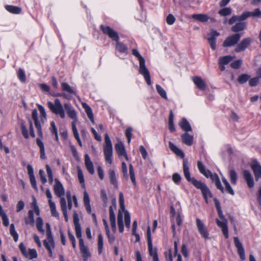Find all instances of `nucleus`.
Wrapping results in <instances>:
<instances>
[{"label":"nucleus","mask_w":261,"mask_h":261,"mask_svg":"<svg viewBox=\"0 0 261 261\" xmlns=\"http://www.w3.org/2000/svg\"><path fill=\"white\" fill-rule=\"evenodd\" d=\"M169 147L171 151H172L176 155L184 159L185 154L184 152L176 146H175L172 142H169Z\"/></svg>","instance_id":"27"},{"label":"nucleus","mask_w":261,"mask_h":261,"mask_svg":"<svg viewBox=\"0 0 261 261\" xmlns=\"http://www.w3.org/2000/svg\"><path fill=\"white\" fill-rule=\"evenodd\" d=\"M129 174L130 176V180L133 183V184L136 186L137 185L136 178H135V174L134 172V169L132 165V164H129Z\"/></svg>","instance_id":"46"},{"label":"nucleus","mask_w":261,"mask_h":261,"mask_svg":"<svg viewBox=\"0 0 261 261\" xmlns=\"http://www.w3.org/2000/svg\"><path fill=\"white\" fill-rule=\"evenodd\" d=\"M82 107L84 109L85 112L86 113L88 117L90 120L91 122L93 124L95 123L94 116L93 114L92 110L90 107L86 103H82Z\"/></svg>","instance_id":"28"},{"label":"nucleus","mask_w":261,"mask_h":261,"mask_svg":"<svg viewBox=\"0 0 261 261\" xmlns=\"http://www.w3.org/2000/svg\"><path fill=\"white\" fill-rule=\"evenodd\" d=\"M250 166L253 171L255 178H259L261 176V165L257 160H254L252 161Z\"/></svg>","instance_id":"21"},{"label":"nucleus","mask_w":261,"mask_h":261,"mask_svg":"<svg viewBox=\"0 0 261 261\" xmlns=\"http://www.w3.org/2000/svg\"><path fill=\"white\" fill-rule=\"evenodd\" d=\"M259 83V77H254L249 80V85L251 87L257 85Z\"/></svg>","instance_id":"60"},{"label":"nucleus","mask_w":261,"mask_h":261,"mask_svg":"<svg viewBox=\"0 0 261 261\" xmlns=\"http://www.w3.org/2000/svg\"><path fill=\"white\" fill-rule=\"evenodd\" d=\"M250 17V12L245 11L241 15L238 16L239 21H242L245 20L248 17Z\"/></svg>","instance_id":"64"},{"label":"nucleus","mask_w":261,"mask_h":261,"mask_svg":"<svg viewBox=\"0 0 261 261\" xmlns=\"http://www.w3.org/2000/svg\"><path fill=\"white\" fill-rule=\"evenodd\" d=\"M115 209L113 206H110L109 207V217L111 226L112 227V231L114 233L116 231V217L114 213Z\"/></svg>","instance_id":"23"},{"label":"nucleus","mask_w":261,"mask_h":261,"mask_svg":"<svg viewBox=\"0 0 261 261\" xmlns=\"http://www.w3.org/2000/svg\"><path fill=\"white\" fill-rule=\"evenodd\" d=\"M100 198L102 199L103 202V206L107 207V203H108V198L105 189H101L100 191Z\"/></svg>","instance_id":"52"},{"label":"nucleus","mask_w":261,"mask_h":261,"mask_svg":"<svg viewBox=\"0 0 261 261\" xmlns=\"http://www.w3.org/2000/svg\"><path fill=\"white\" fill-rule=\"evenodd\" d=\"M180 127L186 132L192 130V128L189 122L186 118H182L179 123Z\"/></svg>","instance_id":"36"},{"label":"nucleus","mask_w":261,"mask_h":261,"mask_svg":"<svg viewBox=\"0 0 261 261\" xmlns=\"http://www.w3.org/2000/svg\"><path fill=\"white\" fill-rule=\"evenodd\" d=\"M147 238L148 252L150 256L153 258V261H159L157 248L156 247H153L150 226H148L147 228Z\"/></svg>","instance_id":"8"},{"label":"nucleus","mask_w":261,"mask_h":261,"mask_svg":"<svg viewBox=\"0 0 261 261\" xmlns=\"http://www.w3.org/2000/svg\"><path fill=\"white\" fill-rule=\"evenodd\" d=\"M196 225L198 231L201 236L205 240L209 239L210 234L208 231L207 230L205 225L199 218H197L196 219Z\"/></svg>","instance_id":"11"},{"label":"nucleus","mask_w":261,"mask_h":261,"mask_svg":"<svg viewBox=\"0 0 261 261\" xmlns=\"http://www.w3.org/2000/svg\"><path fill=\"white\" fill-rule=\"evenodd\" d=\"M242 61L241 60L234 61L230 64V66L233 69H238L242 65Z\"/></svg>","instance_id":"63"},{"label":"nucleus","mask_w":261,"mask_h":261,"mask_svg":"<svg viewBox=\"0 0 261 261\" xmlns=\"http://www.w3.org/2000/svg\"><path fill=\"white\" fill-rule=\"evenodd\" d=\"M115 148L119 158L123 156L126 161H128V157L126 153L125 147L122 142L119 141L115 145Z\"/></svg>","instance_id":"15"},{"label":"nucleus","mask_w":261,"mask_h":261,"mask_svg":"<svg viewBox=\"0 0 261 261\" xmlns=\"http://www.w3.org/2000/svg\"><path fill=\"white\" fill-rule=\"evenodd\" d=\"M6 9L13 14H20L21 12L20 8L14 6L7 5L6 6Z\"/></svg>","instance_id":"41"},{"label":"nucleus","mask_w":261,"mask_h":261,"mask_svg":"<svg viewBox=\"0 0 261 261\" xmlns=\"http://www.w3.org/2000/svg\"><path fill=\"white\" fill-rule=\"evenodd\" d=\"M49 206L50 209L51 215L56 218H59V214L56 210L55 203L54 202H50Z\"/></svg>","instance_id":"50"},{"label":"nucleus","mask_w":261,"mask_h":261,"mask_svg":"<svg viewBox=\"0 0 261 261\" xmlns=\"http://www.w3.org/2000/svg\"><path fill=\"white\" fill-rule=\"evenodd\" d=\"M216 221L217 225L221 228L222 231L225 238L228 239L229 235L227 219H222V221H220L219 219H217Z\"/></svg>","instance_id":"20"},{"label":"nucleus","mask_w":261,"mask_h":261,"mask_svg":"<svg viewBox=\"0 0 261 261\" xmlns=\"http://www.w3.org/2000/svg\"><path fill=\"white\" fill-rule=\"evenodd\" d=\"M193 81L199 89L201 90H204L205 89V84L201 77L198 76L193 77Z\"/></svg>","instance_id":"32"},{"label":"nucleus","mask_w":261,"mask_h":261,"mask_svg":"<svg viewBox=\"0 0 261 261\" xmlns=\"http://www.w3.org/2000/svg\"><path fill=\"white\" fill-rule=\"evenodd\" d=\"M175 18L172 14H169L166 18V22L168 24L172 25L175 21Z\"/></svg>","instance_id":"62"},{"label":"nucleus","mask_w":261,"mask_h":261,"mask_svg":"<svg viewBox=\"0 0 261 261\" xmlns=\"http://www.w3.org/2000/svg\"><path fill=\"white\" fill-rule=\"evenodd\" d=\"M246 23L244 22H239L237 23L235 25H233L231 30L234 33L244 30L246 28Z\"/></svg>","instance_id":"33"},{"label":"nucleus","mask_w":261,"mask_h":261,"mask_svg":"<svg viewBox=\"0 0 261 261\" xmlns=\"http://www.w3.org/2000/svg\"><path fill=\"white\" fill-rule=\"evenodd\" d=\"M43 245L48 252L50 257L53 256V249L55 248V245L54 239H45L43 241Z\"/></svg>","instance_id":"25"},{"label":"nucleus","mask_w":261,"mask_h":261,"mask_svg":"<svg viewBox=\"0 0 261 261\" xmlns=\"http://www.w3.org/2000/svg\"><path fill=\"white\" fill-rule=\"evenodd\" d=\"M109 177L110 183L115 187H117V180L116 177L115 172L114 170L110 169L109 170Z\"/></svg>","instance_id":"37"},{"label":"nucleus","mask_w":261,"mask_h":261,"mask_svg":"<svg viewBox=\"0 0 261 261\" xmlns=\"http://www.w3.org/2000/svg\"><path fill=\"white\" fill-rule=\"evenodd\" d=\"M35 127L37 129L38 134L39 138H37L36 139V143L40 148V158L43 160L46 159V157L45 153V148L44 143L42 141L43 138V133L42 131L41 125L40 121L34 122Z\"/></svg>","instance_id":"7"},{"label":"nucleus","mask_w":261,"mask_h":261,"mask_svg":"<svg viewBox=\"0 0 261 261\" xmlns=\"http://www.w3.org/2000/svg\"><path fill=\"white\" fill-rule=\"evenodd\" d=\"M61 88L63 91L67 92L72 95H76V92L72 89V88L67 83L63 82L61 84Z\"/></svg>","instance_id":"34"},{"label":"nucleus","mask_w":261,"mask_h":261,"mask_svg":"<svg viewBox=\"0 0 261 261\" xmlns=\"http://www.w3.org/2000/svg\"><path fill=\"white\" fill-rule=\"evenodd\" d=\"M36 228L38 231L42 233H44L45 232L44 229L43 228V220L40 217H38L36 218Z\"/></svg>","instance_id":"40"},{"label":"nucleus","mask_w":261,"mask_h":261,"mask_svg":"<svg viewBox=\"0 0 261 261\" xmlns=\"http://www.w3.org/2000/svg\"><path fill=\"white\" fill-rule=\"evenodd\" d=\"M85 163L86 167L88 172L92 175L94 173V168L93 164L90 160L88 154L85 155Z\"/></svg>","instance_id":"26"},{"label":"nucleus","mask_w":261,"mask_h":261,"mask_svg":"<svg viewBox=\"0 0 261 261\" xmlns=\"http://www.w3.org/2000/svg\"><path fill=\"white\" fill-rule=\"evenodd\" d=\"M100 29L103 34L107 35L112 40L116 42V49L120 53L127 54L128 48L127 46L122 42L119 41V37L118 33L109 26L100 25Z\"/></svg>","instance_id":"4"},{"label":"nucleus","mask_w":261,"mask_h":261,"mask_svg":"<svg viewBox=\"0 0 261 261\" xmlns=\"http://www.w3.org/2000/svg\"><path fill=\"white\" fill-rule=\"evenodd\" d=\"M243 177L246 180L249 188H252L254 186V179L251 173L247 170L243 171Z\"/></svg>","instance_id":"24"},{"label":"nucleus","mask_w":261,"mask_h":261,"mask_svg":"<svg viewBox=\"0 0 261 261\" xmlns=\"http://www.w3.org/2000/svg\"><path fill=\"white\" fill-rule=\"evenodd\" d=\"M19 249L23 255L30 259H33L37 257V253L35 249H29L28 252L23 243H21L19 246Z\"/></svg>","instance_id":"12"},{"label":"nucleus","mask_w":261,"mask_h":261,"mask_svg":"<svg viewBox=\"0 0 261 261\" xmlns=\"http://www.w3.org/2000/svg\"><path fill=\"white\" fill-rule=\"evenodd\" d=\"M250 78V76L248 74L244 73L240 75L238 78V82L240 84H243L246 83Z\"/></svg>","instance_id":"49"},{"label":"nucleus","mask_w":261,"mask_h":261,"mask_svg":"<svg viewBox=\"0 0 261 261\" xmlns=\"http://www.w3.org/2000/svg\"><path fill=\"white\" fill-rule=\"evenodd\" d=\"M234 58V57L230 55L220 57L218 60V63L227 65L230 63Z\"/></svg>","instance_id":"39"},{"label":"nucleus","mask_w":261,"mask_h":261,"mask_svg":"<svg viewBox=\"0 0 261 261\" xmlns=\"http://www.w3.org/2000/svg\"><path fill=\"white\" fill-rule=\"evenodd\" d=\"M105 145L103 146V153L106 161L109 164L113 163V147L111 139L108 134L105 135Z\"/></svg>","instance_id":"6"},{"label":"nucleus","mask_w":261,"mask_h":261,"mask_svg":"<svg viewBox=\"0 0 261 261\" xmlns=\"http://www.w3.org/2000/svg\"><path fill=\"white\" fill-rule=\"evenodd\" d=\"M47 105L50 111L56 115L60 116L61 119L65 118V110H66L68 116L73 120L71 123V126L74 137L76 140H79L80 138L75 124V122L77 121V114L72 105L67 102L65 103L63 106L58 98L55 99L54 102L48 101Z\"/></svg>","instance_id":"1"},{"label":"nucleus","mask_w":261,"mask_h":261,"mask_svg":"<svg viewBox=\"0 0 261 261\" xmlns=\"http://www.w3.org/2000/svg\"><path fill=\"white\" fill-rule=\"evenodd\" d=\"M73 220L75 226V234L79 240V245L83 244L84 243V242L82 239L81 227L79 222L80 220L78 214L75 211L73 212Z\"/></svg>","instance_id":"10"},{"label":"nucleus","mask_w":261,"mask_h":261,"mask_svg":"<svg viewBox=\"0 0 261 261\" xmlns=\"http://www.w3.org/2000/svg\"><path fill=\"white\" fill-rule=\"evenodd\" d=\"M38 108L40 112V121L43 124L46 120V114L45 109L41 105H38Z\"/></svg>","instance_id":"42"},{"label":"nucleus","mask_w":261,"mask_h":261,"mask_svg":"<svg viewBox=\"0 0 261 261\" xmlns=\"http://www.w3.org/2000/svg\"><path fill=\"white\" fill-rule=\"evenodd\" d=\"M170 213L172 216V230L173 232V236H175L176 233V229H175V223H176L177 225L180 226L182 223V219L180 217V215L179 213L176 214L175 208L173 206H171L170 207Z\"/></svg>","instance_id":"9"},{"label":"nucleus","mask_w":261,"mask_h":261,"mask_svg":"<svg viewBox=\"0 0 261 261\" xmlns=\"http://www.w3.org/2000/svg\"><path fill=\"white\" fill-rule=\"evenodd\" d=\"M241 35L239 33H236L228 37L223 42L224 47H230L235 45L239 41Z\"/></svg>","instance_id":"13"},{"label":"nucleus","mask_w":261,"mask_h":261,"mask_svg":"<svg viewBox=\"0 0 261 261\" xmlns=\"http://www.w3.org/2000/svg\"><path fill=\"white\" fill-rule=\"evenodd\" d=\"M25 223L26 224L33 226L35 223L34 211L32 210H29L28 212V218H25Z\"/></svg>","instance_id":"38"},{"label":"nucleus","mask_w":261,"mask_h":261,"mask_svg":"<svg viewBox=\"0 0 261 261\" xmlns=\"http://www.w3.org/2000/svg\"><path fill=\"white\" fill-rule=\"evenodd\" d=\"M50 132H51L53 135H54L56 138L57 139L58 138V130L56 126L55 123L54 121H51L50 122Z\"/></svg>","instance_id":"57"},{"label":"nucleus","mask_w":261,"mask_h":261,"mask_svg":"<svg viewBox=\"0 0 261 261\" xmlns=\"http://www.w3.org/2000/svg\"><path fill=\"white\" fill-rule=\"evenodd\" d=\"M103 237L101 234H99L98 236V252L101 254L103 249Z\"/></svg>","instance_id":"53"},{"label":"nucleus","mask_w":261,"mask_h":261,"mask_svg":"<svg viewBox=\"0 0 261 261\" xmlns=\"http://www.w3.org/2000/svg\"><path fill=\"white\" fill-rule=\"evenodd\" d=\"M197 167L199 172L204 176H207V170H205V166L200 161L197 162Z\"/></svg>","instance_id":"55"},{"label":"nucleus","mask_w":261,"mask_h":261,"mask_svg":"<svg viewBox=\"0 0 261 261\" xmlns=\"http://www.w3.org/2000/svg\"><path fill=\"white\" fill-rule=\"evenodd\" d=\"M132 54L138 59L139 61V73L142 74L148 85H151L150 75L149 70L145 65V60L144 58L140 54L136 49H133Z\"/></svg>","instance_id":"5"},{"label":"nucleus","mask_w":261,"mask_h":261,"mask_svg":"<svg viewBox=\"0 0 261 261\" xmlns=\"http://www.w3.org/2000/svg\"><path fill=\"white\" fill-rule=\"evenodd\" d=\"M77 176L80 183L81 184L82 187L85 189V179L84 177V174L82 169L80 167H77Z\"/></svg>","instance_id":"44"},{"label":"nucleus","mask_w":261,"mask_h":261,"mask_svg":"<svg viewBox=\"0 0 261 261\" xmlns=\"http://www.w3.org/2000/svg\"><path fill=\"white\" fill-rule=\"evenodd\" d=\"M10 233L11 236L13 238L14 241L15 242H17L19 236L17 232L15 230L14 224H11L10 225Z\"/></svg>","instance_id":"47"},{"label":"nucleus","mask_w":261,"mask_h":261,"mask_svg":"<svg viewBox=\"0 0 261 261\" xmlns=\"http://www.w3.org/2000/svg\"><path fill=\"white\" fill-rule=\"evenodd\" d=\"M251 41L252 39L249 37L243 39L236 47L234 49L235 51L237 53H240L244 51L250 45Z\"/></svg>","instance_id":"18"},{"label":"nucleus","mask_w":261,"mask_h":261,"mask_svg":"<svg viewBox=\"0 0 261 261\" xmlns=\"http://www.w3.org/2000/svg\"><path fill=\"white\" fill-rule=\"evenodd\" d=\"M46 169L48 175L49 183L50 184H52L53 182V174L52 170L48 165H46Z\"/></svg>","instance_id":"56"},{"label":"nucleus","mask_w":261,"mask_h":261,"mask_svg":"<svg viewBox=\"0 0 261 261\" xmlns=\"http://www.w3.org/2000/svg\"><path fill=\"white\" fill-rule=\"evenodd\" d=\"M183 172L187 180L191 182L197 189L201 190L205 202L208 203V198H211L212 194L205 184L201 180L196 179L194 177H191L189 163L187 159H184L183 161Z\"/></svg>","instance_id":"2"},{"label":"nucleus","mask_w":261,"mask_h":261,"mask_svg":"<svg viewBox=\"0 0 261 261\" xmlns=\"http://www.w3.org/2000/svg\"><path fill=\"white\" fill-rule=\"evenodd\" d=\"M182 142L188 146H191L193 143V136L187 133H185L181 135Z\"/></svg>","instance_id":"31"},{"label":"nucleus","mask_w":261,"mask_h":261,"mask_svg":"<svg viewBox=\"0 0 261 261\" xmlns=\"http://www.w3.org/2000/svg\"><path fill=\"white\" fill-rule=\"evenodd\" d=\"M220 34L216 30H212L208 35L207 40L212 49L214 50L216 48V37L219 36Z\"/></svg>","instance_id":"17"},{"label":"nucleus","mask_w":261,"mask_h":261,"mask_svg":"<svg viewBox=\"0 0 261 261\" xmlns=\"http://www.w3.org/2000/svg\"><path fill=\"white\" fill-rule=\"evenodd\" d=\"M173 118H174V114L172 110H170V114H169V120H168V125H169V130L173 132L175 130V128L174 125L173 123Z\"/></svg>","instance_id":"43"},{"label":"nucleus","mask_w":261,"mask_h":261,"mask_svg":"<svg viewBox=\"0 0 261 261\" xmlns=\"http://www.w3.org/2000/svg\"><path fill=\"white\" fill-rule=\"evenodd\" d=\"M122 172L123 174V178L125 179H128V176L127 174V167L125 162L122 163Z\"/></svg>","instance_id":"58"},{"label":"nucleus","mask_w":261,"mask_h":261,"mask_svg":"<svg viewBox=\"0 0 261 261\" xmlns=\"http://www.w3.org/2000/svg\"><path fill=\"white\" fill-rule=\"evenodd\" d=\"M233 240L234 245L237 249L238 253L239 255V256L242 261H243L245 259L246 257L243 245L238 237H234Z\"/></svg>","instance_id":"16"},{"label":"nucleus","mask_w":261,"mask_h":261,"mask_svg":"<svg viewBox=\"0 0 261 261\" xmlns=\"http://www.w3.org/2000/svg\"><path fill=\"white\" fill-rule=\"evenodd\" d=\"M206 177H210L211 179L215 182V185L217 189H219L222 193H224V188L221 185L220 180L217 174L212 173V172L208 170H207V176H205Z\"/></svg>","instance_id":"14"},{"label":"nucleus","mask_w":261,"mask_h":261,"mask_svg":"<svg viewBox=\"0 0 261 261\" xmlns=\"http://www.w3.org/2000/svg\"><path fill=\"white\" fill-rule=\"evenodd\" d=\"M55 185L54 186V191L56 195L58 197L64 196L65 194L64 188L58 178L55 179Z\"/></svg>","instance_id":"19"},{"label":"nucleus","mask_w":261,"mask_h":261,"mask_svg":"<svg viewBox=\"0 0 261 261\" xmlns=\"http://www.w3.org/2000/svg\"><path fill=\"white\" fill-rule=\"evenodd\" d=\"M17 76L19 80L23 83H24L26 81V76L24 71L21 69L19 68L17 72Z\"/></svg>","instance_id":"54"},{"label":"nucleus","mask_w":261,"mask_h":261,"mask_svg":"<svg viewBox=\"0 0 261 261\" xmlns=\"http://www.w3.org/2000/svg\"><path fill=\"white\" fill-rule=\"evenodd\" d=\"M232 13V9L229 7H225L220 9L218 11V14L221 16H227L230 15Z\"/></svg>","instance_id":"45"},{"label":"nucleus","mask_w":261,"mask_h":261,"mask_svg":"<svg viewBox=\"0 0 261 261\" xmlns=\"http://www.w3.org/2000/svg\"><path fill=\"white\" fill-rule=\"evenodd\" d=\"M192 18L201 22H207L209 19L208 16L204 14H194L192 15Z\"/></svg>","instance_id":"35"},{"label":"nucleus","mask_w":261,"mask_h":261,"mask_svg":"<svg viewBox=\"0 0 261 261\" xmlns=\"http://www.w3.org/2000/svg\"><path fill=\"white\" fill-rule=\"evenodd\" d=\"M229 177L230 182L233 185L237 184L238 176L236 172L233 169H231L229 171Z\"/></svg>","instance_id":"48"},{"label":"nucleus","mask_w":261,"mask_h":261,"mask_svg":"<svg viewBox=\"0 0 261 261\" xmlns=\"http://www.w3.org/2000/svg\"><path fill=\"white\" fill-rule=\"evenodd\" d=\"M21 133L23 135V136L25 139H28L29 138V135L28 133V129L24 125V123H22L21 124Z\"/></svg>","instance_id":"61"},{"label":"nucleus","mask_w":261,"mask_h":261,"mask_svg":"<svg viewBox=\"0 0 261 261\" xmlns=\"http://www.w3.org/2000/svg\"><path fill=\"white\" fill-rule=\"evenodd\" d=\"M79 246L81 252L83 257V261H87L88 258L91 256V254L89 251L88 248L84 245V243L80 244Z\"/></svg>","instance_id":"29"},{"label":"nucleus","mask_w":261,"mask_h":261,"mask_svg":"<svg viewBox=\"0 0 261 261\" xmlns=\"http://www.w3.org/2000/svg\"><path fill=\"white\" fill-rule=\"evenodd\" d=\"M156 89L158 93L160 94V95L167 99V96L166 94V92L165 90L159 85H156Z\"/></svg>","instance_id":"51"},{"label":"nucleus","mask_w":261,"mask_h":261,"mask_svg":"<svg viewBox=\"0 0 261 261\" xmlns=\"http://www.w3.org/2000/svg\"><path fill=\"white\" fill-rule=\"evenodd\" d=\"M28 173L29 175L30 182L33 188L36 191H38V187L37 186L36 181L35 175L34 174V170L31 165L27 166Z\"/></svg>","instance_id":"22"},{"label":"nucleus","mask_w":261,"mask_h":261,"mask_svg":"<svg viewBox=\"0 0 261 261\" xmlns=\"http://www.w3.org/2000/svg\"><path fill=\"white\" fill-rule=\"evenodd\" d=\"M119 203L120 209L119 210L117 215V223L119 228V230L120 233L124 231V225L123 221V213H124V223L126 227L127 228L130 227V216L129 212L125 210L124 205V199L123 194L122 192L119 194Z\"/></svg>","instance_id":"3"},{"label":"nucleus","mask_w":261,"mask_h":261,"mask_svg":"<svg viewBox=\"0 0 261 261\" xmlns=\"http://www.w3.org/2000/svg\"><path fill=\"white\" fill-rule=\"evenodd\" d=\"M133 128L130 127L127 128L125 130V135L127 138L128 143H130L132 138Z\"/></svg>","instance_id":"59"},{"label":"nucleus","mask_w":261,"mask_h":261,"mask_svg":"<svg viewBox=\"0 0 261 261\" xmlns=\"http://www.w3.org/2000/svg\"><path fill=\"white\" fill-rule=\"evenodd\" d=\"M83 201L87 212H88V214H91L92 211L90 203V197L88 192L86 191H85L84 192Z\"/></svg>","instance_id":"30"}]
</instances>
